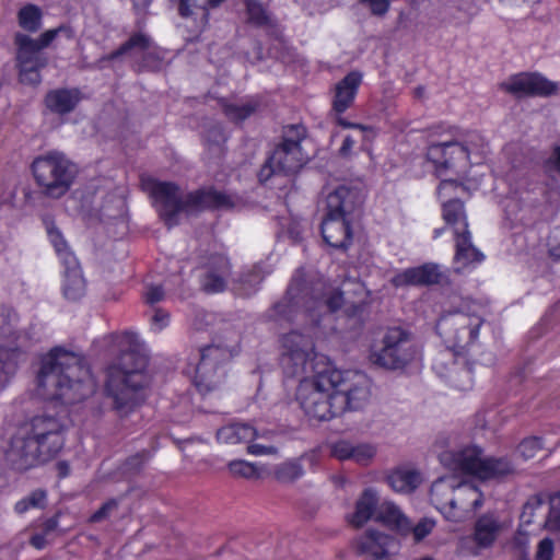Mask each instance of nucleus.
I'll return each instance as SVG.
<instances>
[{
    "label": "nucleus",
    "instance_id": "obj_1",
    "mask_svg": "<svg viewBox=\"0 0 560 560\" xmlns=\"http://www.w3.org/2000/svg\"><path fill=\"white\" fill-rule=\"evenodd\" d=\"M280 363L288 376L310 373L295 390V401L310 421H330L360 410L372 397V381L365 373L337 369L325 352H283Z\"/></svg>",
    "mask_w": 560,
    "mask_h": 560
},
{
    "label": "nucleus",
    "instance_id": "obj_2",
    "mask_svg": "<svg viewBox=\"0 0 560 560\" xmlns=\"http://www.w3.org/2000/svg\"><path fill=\"white\" fill-rule=\"evenodd\" d=\"M486 153L487 143L478 132H468L462 141L432 143L428 148L427 158L440 178L436 194L442 205L459 200L471 188L467 179L468 168L480 164Z\"/></svg>",
    "mask_w": 560,
    "mask_h": 560
},
{
    "label": "nucleus",
    "instance_id": "obj_3",
    "mask_svg": "<svg viewBox=\"0 0 560 560\" xmlns=\"http://www.w3.org/2000/svg\"><path fill=\"white\" fill-rule=\"evenodd\" d=\"M96 383L90 370L77 363L74 352H46L36 372V393L43 399L65 406L90 397Z\"/></svg>",
    "mask_w": 560,
    "mask_h": 560
},
{
    "label": "nucleus",
    "instance_id": "obj_4",
    "mask_svg": "<svg viewBox=\"0 0 560 560\" xmlns=\"http://www.w3.org/2000/svg\"><path fill=\"white\" fill-rule=\"evenodd\" d=\"M63 446L61 424L55 417H34L13 436L9 457L20 469H27L52 458Z\"/></svg>",
    "mask_w": 560,
    "mask_h": 560
},
{
    "label": "nucleus",
    "instance_id": "obj_5",
    "mask_svg": "<svg viewBox=\"0 0 560 560\" xmlns=\"http://www.w3.org/2000/svg\"><path fill=\"white\" fill-rule=\"evenodd\" d=\"M141 185L143 190L150 195L160 217L168 226L177 224L183 213L208 207L229 208L233 206L230 196L217 190H202L183 197L176 185L160 182L150 176L142 177Z\"/></svg>",
    "mask_w": 560,
    "mask_h": 560
},
{
    "label": "nucleus",
    "instance_id": "obj_6",
    "mask_svg": "<svg viewBox=\"0 0 560 560\" xmlns=\"http://www.w3.org/2000/svg\"><path fill=\"white\" fill-rule=\"evenodd\" d=\"M141 352H121L119 365L108 369L106 389L118 410L132 408L142 400L141 390L150 383Z\"/></svg>",
    "mask_w": 560,
    "mask_h": 560
},
{
    "label": "nucleus",
    "instance_id": "obj_7",
    "mask_svg": "<svg viewBox=\"0 0 560 560\" xmlns=\"http://www.w3.org/2000/svg\"><path fill=\"white\" fill-rule=\"evenodd\" d=\"M360 202L361 191L352 186L340 185L327 194L322 235L329 246H349L352 240L350 214Z\"/></svg>",
    "mask_w": 560,
    "mask_h": 560
},
{
    "label": "nucleus",
    "instance_id": "obj_8",
    "mask_svg": "<svg viewBox=\"0 0 560 560\" xmlns=\"http://www.w3.org/2000/svg\"><path fill=\"white\" fill-rule=\"evenodd\" d=\"M439 459L451 471L471 475L481 480L513 472V466L508 459L485 456L482 450L476 445L444 450L439 453Z\"/></svg>",
    "mask_w": 560,
    "mask_h": 560
},
{
    "label": "nucleus",
    "instance_id": "obj_9",
    "mask_svg": "<svg viewBox=\"0 0 560 560\" xmlns=\"http://www.w3.org/2000/svg\"><path fill=\"white\" fill-rule=\"evenodd\" d=\"M33 174L46 195L59 198L71 187L77 167L65 154L55 151L33 162Z\"/></svg>",
    "mask_w": 560,
    "mask_h": 560
},
{
    "label": "nucleus",
    "instance_id": "obj_10",
    "mask_svg": "<svg viewBox=\"0 0 560 560\" xmlns=\"http://www.w3.org/2000/svg\"><path fill=\"white\" fill-rule=\"evenodd\" d=\"M44 223L48 240L65 268L61 282L62 294L68 300H79L85 293V280L79 261L55 223L51 220H45Z\"/></svg>",
    "mask_w": 560,
    "mask_h": 560
},
{
    "label": "nucleus",
    "instance_id": "obj_11",
    "mask_svg": "<svg viewBox=\"0 0 560 560\" xmlns=\"http://www.w3.org/2000/svg\"><path fill=\"white\" fill-rule=\"evenodd\" d=\"M60 31V28L46 31L38 39H33L25 34L15 36L16 62L22 83L36 85L40 82L39 70L47 63V59L40 54V50L47 47Z\"/></svg>",
    "mask_w": 560,
    "mask_h": 560
},
{
    "label": "nucleus",
    "instance_id": "obj_12",
    "mask_svg": "<svg viewBox=\"0 0 560 560\" xmlns=\"http://www.w3.org/2000/svg\"><path fill=\"white\" fill-rule=\"evenodd\" d=\"M289 132L294 133L295 139L287 136L283 142L275 149L258 174L261 183L269 180L271 177L277 178L281 175L293 174L306 162L307 156L303 153L300 144V140L304 136V129L292 126Z\"/></svg>",
    "mask_w": 560,
    "mask_h": 560
},
{
    "label": "nucleus",
    "instance_id": "obj_13",
    "mask_svg": "<svg viewBox=\"0 0 560 560\" xmlns=\"http://www.w3.org/2000/svg\"><path fill=\"white\" fill-rule=\"evenodd\" d=\"M482 504V493L470 482H456L446 520L462 522Z\"/></svg>",
    "mask_w": 560,
    "mask_h": 560
},
{
    "label": "nucleus",
    "instance_id": "obj_14",
    "mask_svg": "<svg viewBox=\"0 0 560 560\" xmlns=\"http://www.w3.org/2000/svg\"><path fill=\"white\" fill-rule=\"evenodd\" d=\"M503 88L516 95L547 96L557 93L558 85L537 73H520L503 83Z\"/></svg>",
    "mask_w": 560,
    "mask_h": 560
},
{
    "label": "nucleus",
    "instance_id": "obj_15",
    "mask_svg": "<svg viewBox=\"0 0 560 560\" xmlns=\"http://www.w3.org/2000/svg\"><path fill=\"white\" fill-rule=\"evenodd\" d=\"M452 359L450 368H443L442 361L434 363V369L443 376L450 377L452 384L460 390H468L472 387L471 368L468 365V352H446Z\"/></svg>",
    "mask_w": 560,
    "mask_h": 560
},
{
    "label": "nucleus",
    "instance_id": "obj_16",
    "mask_svg": "<svg viewBox=\"0 0 560 560\" xmlns=\"http://www.w3.org/2000/svg\"><path fill=\"white\" fill-rule=\"evenodd\" d=\"M330 455L338 460H353L359 465H369L376 454L370 443H357L350 440H338L329 446Z\"/></svg>",
    "mask_w": 560,
    "mask_h": 560
},
{
    "label": "nucleus",
    "instance_id": "obj_17",
    "mask_svg": "<svg viewBox=\"0 0 560 560\" xmlns=\"http://www.w3.org/2000/svg\"><path fill=\"white\" fill-rule=\"evenodd\" d=\"M509 526V523L501 521L495 514H485L476 521L471 539L476 548L488 549Z\"/></svg>",
    "mask_w": 560,
    "mask_h": 560
},
{
    "label": "nucleus",
    "instance_id": "obj_18",
    "mask_svg": "<svg viewBox=\"0 0 560 560\" xmlns=\"http://www.w3.org/2000/svg\"><path fill=\"white\" fill-rule=\"evenodd\" d=\"M395 540L378 532H366L358 540V550L370 560H393Z\"/></svg>",
    "mask_w": 560,
    "mask_h": 560
},
{
    "label": "nucleus",
    "instance_id": "obj_19",
    "mask_svg": "<svg viewBox=\"0 0 560 560\" xmlns=\"http://www.w3.org/2000/svg\"><path fill=\"white\" fill-rule=\"evenodd\" d=\"M455 237V256L454 270L456 272H466L476 268L482 262L485 256L471 243L470 232L454 235Z\"/></svg>",
    "mask_w": 560,
    "mask_h": 560
},
{
    "label": "nucleus",
    "instance_id": "obj_20",
    "mask_svg": "<svg viewBox=\"0 0 560 560\" xmlns=\"http://www.w3.org/2000/svg\"><path fill=\"white\" fill-rule=\"evenodd\" d=\"M211 354L212 352H199V362L195 369V384L200 392L213 389L224 374Z\"/></svg>",
    "mask_w": 560,
    "mask_h": 560
},
{
    "label": "nucleus",
    "instance_id": "obj_21",
    "mask_svg": "<svg viewBox=\"0 0 560 560\" xmlns=\"http://www.w3.org/2000/svg\"><path fill=\"white\" fill-rule=\"evenodd\" d=\"M441 278V272L435 265H423L416 268L406 269L392 278V283L395 287L405 285H425L438 283Z\"/></svg>",
    "mask_w": 560,
    "mask_h": 560
},
{
    "label": "nucleus",
    "instance_id": "obj_22",
    "mask_svg": "<svg viewBox=\"0 0 560 560\" xmlns=\"http://www.w3.org/2000/svg\"><path fill=\"white\" fill-rule=\"evenodd\" d=\"M361 82L362 74L352 71L336 84L332 101V109L336 114H342L352 105Z\"/></svg>",
    "mask_w": 560,
    "mask_h": 560
},
{
    "label": "nucleus",
    "instance_id": "obj_23",
    "mask_svg": "<svg viewBox=\"0 0 560 560\" xmlns=\"http://www.w3.org/2000/svg\"><path fill=\"white\" fill-rule=\"evenodd\" d=\"M230 265L222 255L213 256L207 266L202 278V288L210 293H218L224 290Z\"/></svg>",
    "mask_w": 560,
    "mask_h": 560
},
{
    "label": "nucleus",
    "instance_id": "obj_24",
    "mask_svg": "<svg viewBox=\"0 0 560 560\" xmlns=\"http://www.w3.org/2000/svg\"><path fill=\"white\" fill-rule=\"evenodd\" d=\"M82 95L79 90L58 89L47 93L45 105L48 110L58 115L72 112L80 103Z\"/></svg>",
    "mask_w": 560,
    "mask_h": 560
},
{
    "label": "nucleus",
    "instance_id": "obj_25",
    "mask_svg": "<svg viewBox=\"0 0 560 560\" xmlns=\"http://www.w3.org/2000/svg\"><path fill=\"white\" fill-rule=\"evenodd\" d=\"M376 521L386 525L393 530H396L402 536L409 535L411 530V523L399 510L397 505L392 502H383L377 506Z\"/></svg>",
    "mask_w": 560,
    "mask_h": 560
},
{
    "label": "nucleus",
    "instance_id": "obj_26",
    "mask_svg": "<svg viewBox=\"0 0 560 560\" xmlns=\"http://www.w3.org/2000/svg\"><path fill=\"white\" fill-rule=\"evenodd\" d=\"M377 494L372 489H366L355 503V509L348 516V521L355 527L364 525L373 515L376 516Z\"/></svg>",
    "mask_w": 560,
    "mask_h": 560
},
{
    "label": "nucleus",
    "instance_id": "obj_27",
    "mask_svg": "<svg viewBox=\"0 0 560 560\" xmlns=\"http://www.w3.org/2000/svg\"><path fill=\"white\" fill-rule=\"evenodd\" d=\"M96 350H138L143 346L140 337L135 332L112 334L94 341Z\"/></svg>",
    "mask_w": 560,
    "mask_h": 560
},
{
    "label": "nucleus",
    "instance_id": "obj_28",
    "mask_svg": "<svg viewBox=\"0 0 560 560\" xmlns=\"http://www.w3.org/2000/svg\"><path fill=\"white\" fill-rule=\"evenodd\" d=\"M257 435L256 429L246 423H231L217 432L218 441L225 444L249 443Z\"/></svg>",
    "mask_w": 560,
    "mask_h": 560
},
{
    "label": "nucleus",
    "instance_id": "obj_29",
    "mask_svg": "<svg viewBox=\"0 0 560 560\" xmlns=\"http://www.w3.org/2000/svg\"><path fill=\"white\" fill-rule=\"evenodd\" d=\"M442 215L445 223L453 229L454 235L469 232L466 211L460 200L444 201Z\"/></svg>",
    "mask_w": 560,
    "mask_h": 560
},
{
    "label": "nucleus",
    "instance_id": "obj_30",
    "mask_svg": "<svg viewBox=\"0 0 560 560\" xmlns=\"http://www.w3.org/2000/svg\"><path fill=\"white\" fill-rule=\"evenodd\" d=\"M412 360V352H370L369 361L386 371L404 370Z\"/></svg>",
    "mask_w": 560,
    "mask_h": 560
},
{
    "label": "nucleus",
    "instance_id": "obj_31",
    "mask_svg": "<svg viewBox=\"0 0 560 560\" xmlns=\"http://www.w3.org/2000/svg\"><path fill=\"white\" fill-rule=\"evenodd\" d=\"M456 487L454 477H441L431 487V501L446 518V508H450L452 494Z\"/></svg>",
    "mask_w": 560,
    "mask_h": 560
},
{
    "label": "nucleus",
    "instance_id": "obj_32",
    "mask_svg": "<svg viewBox=\"0 0 560 560\" xmlns=\"http://www.w3.org/2000/svg\"><path fill=\"white\" fill-rule=\"evenodd\" d=\"M388 485L396 492L409 493L422 481L421 475L411 468H397L387 477Z\"/></svg>",
    "mask_w": 560,
    "mask_h": 560
},
{
    "label": "nucleus",
    "instance_id": "obj_33",
    "mask_svg": "<svg viewBox=\"0 0 560 560\" xmlns=\"http://www.w3.org/2000/svg\"><path fill=\"white\" fill-rule=\"evenodd\" d=\"M547 513V502L541 495H534L527 500L521 513V527L532 524L542 525V520Z\"/></svg>",
    "mask_w": 560,
    "mask_h": 560
},
{
    "label": "nucleus",
    "instance_id": "obj_34",
    "mask_svg": "<svg viewBox=\"0 0 560 560\" xmlns=\"http://www.w3.org/2000/svg\"><path fill=\"white\" fill-rule=\"evenodd\" d=\"M312 332L303 334L300 331H292L283 338V347L287 350H313L316 345L314 339L319 338L318 323L311 328Z\"/></svg>",
    "mask_w": 560,
    "mask_h": 560
},
{
    "label": "nucleus",
    "instance_id": "obj_35",
    "mask_svg": "<svg viewBox=\"0 0 560 560\" xmlns=\"http://www.w3.org/2000/svg\"><path fill=\"white\" fill-rule=\"evenodd\" d=\"M2 317V326L0 327V335L3 339L7 340H27L32 339V337L23 331L18 329L19 315L14 310L8 308L4 310L1 314Z\"/></svg>",
    "mask_w": 560,
    "mask_h": 560
},
{
    "label": "nucleus",
    "instance_id": "obj_36",
    "mask_svg": "<svg viewBox=\"0 0 560 560\" xmlns=\"http://www.w3.org/2000/svg\"><path fill=\"white\" fill-rule=\"evenodd\" d=\"M101 218L107 224L112 221L120 229V233H126L128 229L126 203L121 198H115L112 207H104Z\"/></svg>",
    "mask_w": 560,
    "mask_h": 560
},
{
    "label": "nucleus",
    "instance_id": "obj_37",
    "mask_svg": "<svg viewBox=\"0 0 560 560\" xmlns=\"http://www.w3.org/2000/svg\"><path fill=\"white\" fill-rule=\"evenodd\" d=\"M228 469L233 477L244 479H259L262 474L259 466L243 459L230 462Z\"/></svg>",
    "mask_w": 560,
    "mask_h": 560
},
{
    "label": "nucleus",
    "instance_id": "obj_38",
    "mask_svg": "<svg viewBox=\"0 0 560 560\" xmlns=\"http://www.w3.org/2000/svg\"><path fill=\"white\" fill-rule=\"evenodd\" d=\"M270 268H262L260 265L254 266L250 270L245 272L240 279L241 288L238 289L243 294H250L262 281L265 275L270 273Z\"/></svg>",
    "mask_w": 560,
    "mask_h": 560
},
{
    "label": "nucleus",
    "instance_id": "obj_39",
    "mask_svg": "<svg viewBox=\"0 0 560 560\" xmlns=\"http://www.w3.org/2000/svg\"><path fill=\"white\" fill-rule=\"evenodd\" d=\"M411 338L408 330L399 326L388 327L384 330L382 341L384 345L383 350H392L394 348L406 345Z\"/></svg>",
    "mask_w": 560,
    "mask_h": 560
},
{
    "label": "nucleus",
    "instance_id": "obj_40",
    "mask_svg": "<svg viewBox=\"0 0 560 560\" xmlns=\"http://www.w3.org/2000/svg\"><path fill=\"white\" fill-rule=\"evenodd\" d=\"M342 302L341 293L338 291L330 292L329 296L325 298L324 301L316 302V306L314 308H308V316L314 318L315 312L317 308H323L325 311H328V314H325L322 320L324 322H330L332 316L331 313L336 311Z\"/></svg>",
    "mask_w": 560,
    "mask_h": 560
},
{
    "label": "nucleus",
    "instance_id": "obj_41",
    "mask_svg": "<svg viewBox=\"0 0 560 560\" xmlns=\"http://www.w3.org/2000/svg\"><path fill=\"white\" fill-rule=\"evenodd\" d=\"M40 10L35 5H26L19 12V23L27 31L35 32L40 25Z\"/></svg>",
    "mask_w": 560,
    "mask_h": 560
},
{
    "label": "nucleus",
    "instance_id": "obj_42",
    "mask_svg": "<svg viewBox=\"0 0 560 560\" xmlns=\"http://www.w3.org/2000/svg\"><path fill=\"white\" fill-rule=\"evenodd\" d=\"M541 527L549 530H560V497H553L547 502V513Z\"/></svg>",
    "mask_w": 560,
    "mask_h": 560
},
{
    "label": "nucleus",
    "instance_id": "obj_43",
    "mask_svg": "<svg viewBox=\"0 0 560 560\" xmlns=\"http://www.w3.org/2000/svg\"><path fill=\"white\" fill-rule=\"evenodd\" d=\"M275 474L279 481L291 482L303 475V468L299 462L289 460L278 466Z\"/></svg>",
    "mask_w": 560,
    "mask_h": 560
},
{
    "label": "nucleus",
    "instance_id": "obj_44",
    "mask_svg": "<svg viewBox=\"0 0 560 560\" xmlns=\"http://www.w3.org/2000/svg\"><path fill=\"white\" fill-rule=\"evenodd\" d=\"M18 368L16 352H0V385H3Z\"/></svg>",
    "mask_w": 560,
    "mask_h": 560
},
{
    "label": "nucleus",
    "instance_id": "obj_45",
    "mask_svg": "<svg viewBox=\"0 0 560 560\" xmlns=\"http://www.w3.org/2000/svg\"><path fill=\"white\" fill-rule=\"evenodd\" d=\"M224 110L229 118L233 120H242L255 110V106L250 103L229 104L225 106Z\"/></svg>",
    "mask_w": 560,
    "mask_h": 560
},
{
    "label": "nucleus",
    "instance_id": "obj_46",
    "mask_svg": "<svg viewBox=\"0 0 560 560\" xmlns=\"http://www.w3.org/2000/svg\"><path fill=\"white\" fill-rule=\"evenodd\" d=\"M541 448L542 442L536 436L524 439L518 445V452L525 459L533 458Z\"/></svg>",
    "mask_w": 560,
    "mask_h": 560
},
{
    "label": "nucleus",
    "instance_id": "obj_47",
    "mask_svg": "<svg viewBox=\"0 0 560 560\" xmlns=\"http://www.w3.org/2000/svg\"><path fill=\"white\" fill-rule=\"evenodd\" d=\"M248 19L256 25H262L268 21V15L261 3L256 0H247Z\"/></svg>",
    "mask_w": 560,
    "mask_h": 560
},
{
    "label": "nucleus",
    "instance_id": "obj_48",
    "mask_svg": "<svg viewBox=\"0 0 560 560\" xmlns=\"http://www.w3.org/2000/svg\"><path fill=\"white\" fill-rule=\"evenodd\" d=\"M434 527H435V522L433 520L422 518L415 526L411 525V530L409 534H412L413 540L416 542H419L422 539H424L428 535H430Z\"/></svg>",
    "mask_w": 560,
    "mask_h": 560
},
{
    "label": "nucleus",
    "instance_id": "obj_49",
    "mask_svg": "<svg viewBox=\"0 0 560 560\" xmlns=\"http://www.w3.org/2000/svg\"><path fill=\"white\" fill-rule=\"evenodd\" d=\"M373 15H385L390 7V0H361Z\"/></svg>",
    "mask_w": 560,
    "mask_h": 560
},
{
    "label": "nucleus",
    "instance_id": "obj_50",
    "mask_svg": "<svg viewBox=\"0 0 560 560\" xmlns=\"http://www.w3.org/2000/svg\"><path fill=\"white\" fill-rule=\"evenodd\" d=\"M553 557V541L550 538H544L539 544L536 551V560H552Z\"/></svg>",
    "mask_w": 560,
    "mask_h": 560
},
{
    "label": "nucleus",
    "instance_id": "obj_51",
    "mask_svg": "<svg viewBox=\"0 0 560 560\" xmlns=\"http://www.w3.org/2000/svg\"><path fill=\"white\" fill-rule=\"evenodd\" d=\"M170 324V315L163 310H156L151 319L152 329L160 331Z\"/></svg>",
    "mask_w": 560,
    "mask_h": 560
},
{
    "label": "nucleus",
    "instance_id": "obj_52",
    "mask_svg": "<svg viewBox=\"0 0 560 560\" xmlns=\"http://www.w3.org/2000/svg\"><path fill=\"white\" fill-rule=\"evenodd\" d=\"M164 290L161 285H150L144 292L145 302L149 304H155L164 299Z\"/></svg>",
    "mask_w": 560,
    "mask_h": 560
},
{
    "label": "nucleus",
    "instance_id": "obj_53",
    "mask_svg": "<svg viewBox=\"0 0 560 560\" xmlns=\"http://www.w3.org/2000/svg\"><path fill=\"white\" fill-rule=\"evenodd\" d=\"M178 8V12L182 16L187 18L194 14V10L198 9L196 0H171Z\"/></svg>",
    "mask_w": 560,
    "mask_h": 560
},
{
    "label": "nucleus",
    "instance_id": "obj_54",
    "mask_svg": "<svg viewBox=\"0 0 560 560\" xmlns=\"http://www.w3.org/2000/svg\"><path fill=\"white\" fill-rule=\"evenodd\" d=\"M148 43V39L143 35H136L130 38V40L122 46L113 57L122 55L128 49L136 48V47H145Z\"/></svg>",
    "mask_w": 560,
    "mask_h": 560
},
{
    "label": "nucleus",
    "instance_id": "obj_55",
    "mask_svg": "<svg viewBox=\"0 0 560 560\" xmlns=\"http://www.w3.org/2000/svg\"><path fill=\"white\" fill-rule=\"evenodd\" d=\"M117 508L116 501L112 500L102 505L100 510H97L92 516L91 522H100L105 518L110 511Z\"/></svg>",
    "mask_w": 560,
    "mask_h": 560
},
{
    "label": "nucleus",
    "instance_id": "obj_56",
    "mask_svg": "<svg viewBox=\"0 0 560 560\" xmlns=\"http://www.w3.org/2000/svg\"><path fill=\"white\" fill-rule=\"evenodd\" d=\"M366 301L364 298H361L355 305H353V310L349 315L350 320L353 325L361 324L363 318V312Z\"/></svg>",
    "mask_w": 560,
    "mask_h": 560
},
{
    "label": "nucleus",
    "instance_id": "obj_57",
    "mask_svg": "<svg viewBox=\"0 0 560 560\" xmlns=\"http://www.w3.org/2000/svg\"><path fill=\"white\" fill-rule=\"evenodd\" d=\"M247 452L250 455L261 456V455L275 454V453H277V448L273 446H265L261 444L254 443V444L248 445Z\"/></svg>",
    "mask_w": 560,
    "mask_h": 560
},
{
    "label": "nucleus",
    "instance_id": "obj_58",
    "mask_svg": "<svg viewBox=\"0 0 560 560\" xmlns=\"http://www.w3.org/2000/svg\"><path fill=\"white\" fill-rule=\"evenodd\" d=\"M549 254L555 259H560V228L557 229L549 242Z\"/></svg>",
    "mask_w": 560,
    "mask_h": 560
},
{
    "label": "nucleus",
    "instance_id": "obj_59",
    "mask_svg": "<svg viewBox=\"0 0 560 560\" xmlns=\"http://www.w3.org/2000/svg\"><path fill=\"white\" fill-rule=\"evenodd\" d=\"M47 494L44 490H35L28 497L32 508H43L46 502Z\"/></svg>",
    "mask_w": 560,
    "mask_h": 560
},
{
    "label": "nucleus",
    "instance_id": "obj_60",
    "mask_svg": "<svg viewBox=\"0 0 560 560\" xmlns=\"http://www.w3.org/2000/svg\"><path fill=\"white\" fill-rule=\"evenodd\" d=\"M547 167L549 171L560 173V147L555 148L547 161Z\"/></svg>",
    "mask_w": 560,
    "mask_h": 560
},
{
    "label": "nucleus",
    "instance_id": "obj_61",
    "mask_svg": "<svg viewBox=\"0 0 560 560\" xmlns=\"http://www.w3.org/2000/svg\"><path fill=\"white\" fill-rule=\"evenodd\" d=\"M31 545L36 549H43L46 547V534H35L31 538Z\"/></svg>",
    "mask_w": 560,
    "mask_h": 560
},
{
    "label": "nucleus",
    "instance_id": "obj_62",
    "mask_svg": "<svg viewBox=\"0 0 560 560\" xmlns=\"http://www.w3.org/2000/svg\"><path fill=\"white\" fill-rule=\"evenodd\" d=\"M337 115H338L337 118H336L337 124L342 126V127H345V128H355V129H359L361 131L370 130V128H368L365 126L348 122L345 118H342L340 116L341 114H337Z\"/></svg>",
    "mask_w": 560,
    "mask_h": 560
},
{
    "label": "nucleus",
    "instance_id": "obj_63",
    "mask_svg": "<svg viewBox=\"0 0 560 560\" xmlns=\"http://www.w3.org/2000/svg\"><path fill=\"white\" fill-rule=\"evenodd\" d=\"M353 145H354V140L351 139L350 137H346L342 142V145L339 150L340 154L342 156H348L351 153Z\"/></svg>",
    "mask_w": 560,
    "mask_h": 560
},
{
    "label": "nucleus",
    "instance_id": "obj_64",
    "mask_svg": "<svg viewBox=\"0 0 560 560\" xmlns=\"http://www.w3.org/2000/svg\"><path fill=\"white\" fill-rule=\"evenodd\" d=\"M31 504L27 498H24L16 502L14 510L19 514H23L31 509Z\"/></svg>",
    "mask_w": 560,
    "mask_h": 560
}]
</instances>
